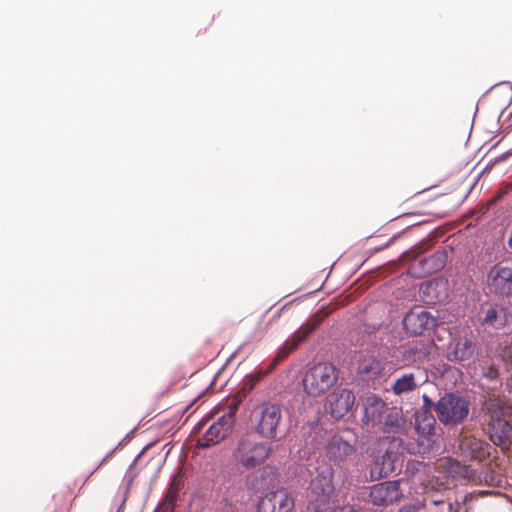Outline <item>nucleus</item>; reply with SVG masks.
<instances>
[{"label": "nucleus", "instance_id": "30", "mask_svg": "<svg viewBox=\"0 0 512 512\" xmlns=\"http://www.w3.org/2000/svg\"><path fill=\"white\" fill-rule=\"evenodd\" d=\"M183 485H184V483H183L182 476L180 474H177L172 479L170 487L179 492L182 489Z\"/></svg>", "mask_w": 512, "mask_h": 512}, {"label": "nucleus", "instance_id": "6", "mask_svg": "<svg viewBox=\"0 0 512 512\" xmlns=\"http://www.w3.org/2000/svg\"><path fill=\"white\" fill-rule=\"evenodd\" d=\"M404 436L382 437L378 441V446L384 453L378 457L371 468V474L378 477H386L395 470V462L406 451Z\"/></svg>", "mask_w": 512, "mask_h": 512}, {"label": "nucleus", "instance_id": "34", "mask_svg": "<svg viewBox=\"0 0 512 512\" xmlns=\"http://www.w3.org/2000/svg\"><path fill=\"white\" fill-rule=\"evenodd\" d=\"M482 494H477V495H474V494H469V495H466L465 498H464V503L465 504H468L470 501L474 500V499H477L478 496H481Z\"/></svg>", "mask_w": 512, "mask_h": 512}, {"label": "nucleus", "instance_id": "21", "mask_svg": "<svg viewBox=\"0 0 512 512\" xmlns=\"http://www.w3.org/2000/svg\"><path fill=\"white\" fill-rule=\"evenodd\" d=\"M326 452L329 459L341 462L355 453V447L339 435H333L327 443Z\"/></svg>", "mask_w": 512, "mask_h": 512}, {"label": "nucleus", "instance_id": "15", "mask_svg": "<svg viewBox=\"0 0 512 512\" xmlns=\"http://www.w3.org/2000/svg\"><path fill=\"white\" fill-rule=\"evenodd\" d=\"M427 381V373L421 368H415L411 372H405L397 376L391 386V391L395 395L401 396L416 390Z\"/></svg>", "mask_w": 512, "mask_h": 512}, {"label": "nucleus", "instance_id": "36", "mask_svg": "<svg viewBox=\"0 0 512 512\" xmlns=\"http://www.w3.org/2000/svg\"><path fill=\"white\" fill-rule=\"evenodd\" d=\"M507 386L509 388V391L512 393V374H511V377L509 378V380L507 382Z\"/></svg>", "mask_w": 512, "mask_h": 512}, {"label": "nucleus", "instance_id": "5", "mask_svg": "<svg viewBox=\"0 0 512 512\" xmlns=\"http://www.w3.org/2000/svg\"><path fill=\"white\" fill-rule=\"evenodd\" d=\"M469 410V401L455 393H445L435 403L437 418L445 426L461 424L467 418Z\"/></svg>", "mask_w": 512, "mask_h": 512}, {"label": "nucleus", "instance_id": "14", "mask_svg": "<svg viewBox=\"0 0 512 512\" xmlns=\"http://www.w3.org/2000/svg\"><path fill=\"white\" fill-rule=\"evenodd\" d=\"M483 417L486 425L512 418V405L499 395H489L483 404Z\"/></svg>", "mask_w": 512, "mask_h": 512}, {"label": "nucleus", "instance_id": "38", "mask_svg": "<svg viewBox=\"0 0 512 512\" xmlns=\"http://www.w3.org/2000/svg\"><path fill=\"white\" fill-rule=\"evenodd\" d=\"M267 469H270V467H264L263 469H261V474L263 475L264 473H266Z\"/></svg>", "mask_w": 512, "mask_h": 512}, {"label": "nucleus", "instance_id": "22", "mask_svg": "<svg viewBox=\"0 0 512 512\" xmlns=\"http://www.w3.org/2000/svg\"><path fill=\"white\" fill-rule=\"evenodd\" d=\"M474 353V343L466 337L453 339L447 350V358L450 361L462 362L469 360Z\"/></svg>", "mask_w": 512, "mask_h": 512}, {"label": "nucleus", "instance_id": "18", "mask_svg": "<svg viewBox=\"0 0 512 512\" xmlns=\"http://www.w3.org/2000/svg\"><path fill=\"white\" fill-rule=\"evenodd\" d=\"M401 496L397 481H386L373 485L370 488V501L377 506L388 505L397 501Z\"/></svg>", "mask_w": 512, "mask_h": 512}, {"label": "nucleus", "instance_id": "27", "mask_svg": "<svg viewBox=\"0 0 512 512\" xmlns=\"http://www.w3.org/2000/svg\"><path fill=\"white\" fill-rule=\"evenodd\" d=\"M439 282L427 281L420 286V294L426 303L434 304L441 301L442 295L438 291Z\"/></svg>", "mask_w": 512, "mask_h": 512}, {"label": "nucleus", "instance_id": "4", "mask_svg": "<svg viewBox=\"0 0 512 512\" xmlns=\"http://www.w3.org/2000/svg\"><path fill=\"white\" fill-rule=\"evenodd\" d=\"M339 378L336 366L329 362H319L310 367L304 374L302 383L304 392L312 397H319L333 387Z\"/></svg>", "mask_w": 512, "mask_h": 512}, {"label": "nucleus", "instance_id": "10", "mask_svg": "<svg viewBox=\"0 0 512 512\" xmlns=\"http://www.w3.org/2000/svg\"><path fill=\"white\" fill-rule=\"evenodd\" d=\"M294 506V498L291 493L280 488L261 497L257 505V512H292Z\"/></svg>", "mask_w": 512, "mask_h": 512}, {"label": "nucleus", "instance_id": "24", "mask_svg": "<svg viewBox=\"0 0 512 512\" xmlns=\"http://www.w3.org/2000/svg\"><path fill=\"white\" fill-rule=\"evenodd\" d=\"M383 366L381 362L373 356H363L358 361L357 374L364 381H373L382 374Z\"/></svg>", "mask_w": 512, "mask_h": 512}, {"label": "nucleus", "instance_id": "7", "mask_svg": "<svg viewBox=\"0 0 512 512\" xmlns=\"http://www.w3.org/2000/svg\"><path fill=\"white\" fill-rule=\"evenodd\" d=\"M282 421L281 406L277 403L263 402L254 414L255 431L263 438L273 440Z\"/></svg>", "mask_w": 512, "mask_h": 512}, {"label": "nucleus", "instance_id": "2", "mask_svg": "<svg viewBox=\"0 0 512 512\" xmlns=\"http://www.w3.org/2000/svg\"><path fill=\"white\" fill-rule=\"evenodd\" d=\"M333 475L334 470L328 464L317 468L316 476L311 480L307 492L308 512H329L330 499L334 492Z\"/></svg>", "mask_w": 512, "mask_h": 512}, {"label": "nucleus", "instance_id": "3", "mask_svg": "<svg viewBox=\"0 0 512 512\" xmlns=\"http://www.w3.org/2000/svg\"><path fill=\"white\" fill-rule=\"evenodd\" d=\"M327 313L319 311L315 313L306 323H304L291 337L284 346L278 351L269 368L265 371H259L251 376V389L270 373L278 363L286 359L289 354L294 351L301 342H303L310 333H312L325 319Z\"/></svg>", "mask_w": 512, "mask_h": 512}, {"label": "nucleus", "instance_id": "16", "mask_svg": "<svg viewBox=\"0 0 512 512\" xmlns=\"http://www.w3.org/2000/svg\"><path fill=\"white\" fill-rule=\"evenodd\" d=\"M379 427L384 437L407 436L411 430V422L405 418L401 410L392 407Z\"/></svg>", "mask_w": 512, "mask_h": 512}, {"label": "nucleus", "instance_id": "17", "mask_svg": "<svg viewBox=\"0 0 512 512\" xmlns=\"http://www.w3.org/2000/svg\"><path fill=\"white\" fill-rule=\"evenodd\" d=\"M487 433L494 445L499 446L504 453L512 455V425L510 419L489 424Z\"/></svg>", "mask_w": 512, "mask_h": 512}, {"label": "nucleus", "instance_id": "25", "mask_svg": "<svg viewBox=\"0 0 512 512\" xmlns=\"http://www.w3.org/2000/svg\"><path fill=\"white\" fill-rule=\"evenodd\" d=\"M508 323V310L501 305H493L486 312L482 324L494 329H501Z\"/></svg>", "mask_w": 512, "mask_h": 512}, {"label": "nucleus", "instance_id": "12", "mask_svg": "<svg viewBox=\"0 0 512 512\" xmlns=\"http://www.w3.org/2000/svg\"><path fill=\"white\" fill-rule=\"evenodd\" d=\"M355 404L354 393L346 388L336 389L326 399V408L335 419L343 418Z\"/></svg>", "mask_w": 512, "mask_h": 512}, {"label": "nucleus", "instance_id": "11", "mask_svg": "<svg viewBox=\"0 0 512 512\" xmlns=\"http://www.w3.org/2000/svg\"><path fill=\"white\" fill-rule=\"evenodd\" d=\"M458 450L464 460L484 462L490 457L491 446L473 435H465L459 440Z\"/></svg>", "mask_w": 512, "mask_h": 512}, {"label": "nucleus", "instance_id": "28", "mask_svg": "<svg viewBox=\"0 0 512 512\" xmlns=\"http://www.w3.org/2000/svg\"><path fill=\"white\" fill-rule=\"evenodd\" d=\"M178 491L169 487L165 499L161 505L162 512H173L178 497Z\"/></svg>", "mask_w": 512, "mask_h": 512}, {"label": "nucleus", "instance_id": "8", "mask_svg": "<svg viewBox=\"0 0 512 512\" xmlns=\"http://www.w3.org/2000/svg\"><path fill=\"white\" fill-rule=\"evenodd\" d=\"M484 291L499 298L512 295V267L495 264L487 273Z\"/></svg>", "mask_w": 512, "mask_h": 512}, {"label": "nucleus", "instance_id": "1", "mask_svg": "<svg viewBox=\"0 0 512 512\" xmlns=\"http://www.w3.org/2000/svg\"><path fill=\"white\" fill-rule=\"evenodd\" d=\"M272 453L271 443L258 440L252 434H245L238 439L232 457L238 468L251 471L264 465Z\"/></svg>", "mask_w": 512, "mask_h": 512}, {"label": "nucleus", "instance_id": "37", "mask_svg": "<svg viewBox=\"0 0 512 512\" xmlns=\"http://www.w3.org/2000/svg\"><path fill=\"white\" fill-rule=\"evenodd\" d=\"M448 512H455L452 503L448 504Z\"/></svg>", "mask_w": 512, "mask_h": 512}, {"label": "nucleus", "instance_id": "31", "mask_svg": "<svg viewBox=\"0 0 512 512\" xmlns=\"http://www.w3.org/2000/svg\"><path fill=\"white\" fill-rule=\"evenodd\" d=\"M333 512H364V510L362 508H356L351 505H346L335 509Z\"/></svg>", "mask_w": 512, "mask_h": 512}, {"label": "nucleus", "instance_id": "26", "mask_svg": "<svg viewBox=\"0 0 512 512\" xmlns=\"http://www.w3.org/2000/svg\"><path fill=\"white\" fill-rule=\"evenodd\" d=\"M436 420L428 410L415 412V430L423 438H429L434 434Z\"/></svg>", "mask_w": 512, "mask_h": 512}, {"label": "nucleus", "instance_id": "9", "mask_svg": "<svg viewBox=\"0 0 512 512\" xmlns=\"http://www.w3.org/2000/svg\"><path fill=\"white\" fill-rule=\"evenodd\" d=\"M438 316L422 306L413 307L404 317L403 326L407 333L419 336L426 331L436 328Z\"/></svg>", "mask_w": 512, "mask_h": 512}, {"label": "nucleus", "instance_id": "29", "mask_svg": "<svg viewBox=\"0 0 512 512\" xmlns=\"http://www.w3.org/2000/svg\"><path fill=\"white\" fill-rule=\"evenodd\" d=\"M501 357L506 362L512 363V342H506L501 348Z\"/></svg>", "mask_w": 512, "mask_h": 512}, {"label": "nucleus", "instance_id": "32", "mask_svg": "<svg viewBox=\"0 0 512 512\" xmlns=\"http://www.w3.org/2000/svg\"><path fill=\"white\" fill-rule=\"evenodd\" d=\"M423 402H424V410H428L431 408V407H434L435 408V404L434 402L427 396V395H423Z\"/></svg>", "mask_w": 512, "mask_h": 512}, {"label": "nucleus", "instance_id": "20", "mask_svg": "<svg viewBox=\"0 0 512 512\" xmlns=\"http://www.w3.org/2000/svg\"><path fill=\"white\" fill-rule=\"evenodd\" d=\"M232 426L231 414L228 417H220L218 421L214 422L209 427L202 438L199 439L198 445L202 448H208L219 443L230 433Z\"/></svg>", "mask_w": 512, "mask_h": 512}, {"label": "nucleus", "instance_id": "33", "mask_svg": "<svg viewBox=\"0 0 512 512\" xmlns=\"http://www.w3.org/2000/svg\"><path fill=\"white\" fill-rule=\"evenodd\" d=\"M237 407H238L237 403H232L230 405L229 412L224 415V416L228 417L230 415V413H231L232 423L234 422V414H235V411H236Z\"/></svg>", "mask_w": 512, "mask_h": 512}, {"label": "nucleus", "instance_id": "13", "mask_svg": "<svg viewBox=\"0 0 512 512\" xmlns=\"http://www.w3.org/2000/svg\"><path fill=\"white\" fill-rule=\"evenodd\" d=\"M362 408V421L372 428L379 426L391 409L382 398L376 395L367 396L363 401Z\"/></svg>", "mask_w": 512, "mask_h": 512}, {"label": "nucleus", "instance_id": "23", "mask_svg": "<svg viewBox=\"0 0 512 512\" xmlns=\"http://www.w3.org/2000/svg\"><path fill=\"white\" fill-rule=\"evenodd\" d=\"M244 489L240 486H229L220 502L218 512H243Z\"/></svg>", "mask_w": 512, "mask_h": 512}, {"label": "nucleus", "instance_id": "19", "mask_svg": "<svg viewBox=\"0 0 512 512\" xmlns=\"http://www.w3.org/2000/svg\"><path fill=\"white\" fill-rule=\"evenodd\" d=\"M446 261V252L438 250L427 257L416 259L412 269L417 277H426L441 270L445 266Z\"/></svg>", "mask_w": 512, "mask_h": 512}, {"label": "nucleus", "instance_id": "35", "mask_svg": "<svg viewBox=\"0 0 512 512\" xmlns=\"http://www.w3.org/2000/svg\"><path fill=\"white\" fill-rule=\"evenodd\" d=\"M445 501L443 499H434L432 500V503L434 505H439V504H443Z\"/></svg>", "mask_w": 512, "mask_h": 512}]
</instances>
